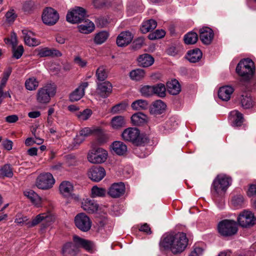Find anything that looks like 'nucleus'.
Returning <instances> with one entry per match:
<instances>
[{"instance_id": "obj_1", "label": "nucleus", "mask_w": 256, "mask_h": 256, "mask_svg": "<svg viewBox=\"0 0 256 256\" xmlns=\"http://www.w3.org/2000/svg\"><path fill=\"white\" fill-rule=\"evenodd\" d=\"M188 242L186 234L184 232L166 234L161 238L160 246L165 250H168L174 254H177L181 253L185 250Z\"/></svg>"}, {"instance_id": "obj_2", "label": "nucleus", "mask_w": 256, "mask_h": 256, "mask_svg": "<svg viewBox=\"0 0 256 256\" xmlns=\"http://www.w3.org/2000/svg\"><path fill=\"white\" fill-rule=\"evenodd\" d=\"M28 220L27 216L18 214L16 216L14 222L22 226L25 224L28 228L34 227L38 224H41L40 230H43L51 224L53 218L48 214L42 213L37 215L32 221Z\"/></svg>"}, {"instance_id": "obj_3", "label": "nucleus", "mask_w": 256, "mask_h": 256, "mask_svg": "<svg viewBox=\"0 0 256 256\" xmlns=\"http://www.w3.org/2000/svg\"><path fill=\"white\" fill-rule=\"evenodd\" d=\"M232 178L225 174H218L214 179L211 188L212 194L216 196H222L232 184Z\"/></svg>"}, {"instance_id": "obj_4", "label": "nucleus", "mask_w": 256, "mask_h": 256, "mask_svg": "<svg viewBox=\"0 0 256 256\" xmlns=\"http://www.w3.org/2000/svg\"><path fill=\"white\" fill-rule=\"evenodd\" d=\"M255 71L253 61L248 58L241 60L236 68V73L241 77L240 80L248 82L252 77Z\"/></svg>"}, {"instance_id": "obj_5", "label": "nucleus", "mask_w": 256, "mask_h": 256, "mask_svg": "<svg viewBox=\"0 0 256 256\" xmlns=\"http://www.w3.org/2000/svg\"><path fill=\"white\" fill-rule=\"evenodd\" d=\"M56 92V86L54 83L47 84L38 90L36 100L41 104H48L51 98L55 96Z\"/></svg>"}, {"instance_id": "obj_6", "label": "nucleus", "mask_w": 256, "mask_h": 256, "mask_svg": "<svg viewBox=\"0 0 256 256\" xmlns=\"http://www.w3.org/2000/svg\"><path fill=\"white\" fill-rule=\"evenodd\" d=\"M218 232L224 236H231L238 232L236 222L233 220H224L220 222L218 226Z\"/></svg>"}, {"instance_id": "obj_7", "label": "nucleus", "mask_w": 256, "mask_h": 256, "mask_svg": "<svg viewBox=\"0 0 256 256\" xmlns=\"http://www.w3.org/2000/svg\"><path fill=\"white\" fill-rule=\"evenodd\" d=\"M55 183L53 176L50 172L40 174L36 178L35 184L40 190H48L52 188Z\"/></svg>"}, {"instance_id": "obj_8", "label": "nucleus", "mask_w": 256, "mask_h": 256, "mask_svg": "<svg viewBox=\"0 0 256 256\" xmlns=\"http://www.w3.org/2000/svg\"><path fill=\"white\" fill-rule=\"evenodd\" d=\"M108 152L102 148H98L90 150L88 154V160L92 163L98 164L104 162L108 158Z\"/></svg>"}, {"instance_id": "obj_9", "label": "nucleus", "mask_w": 256, "mask_h": 256, "mask_svg": "<svg viewBox=\"0 0 256 256\" xmlns=\"http://www.w3.org/2000/svg\"><path fill=\"white\" fill-rule=\"evenodd\" d=\"M238 222L242 228H248L256 224V218L254 214L249 210H244L238 216Z\"/></svg>"}, {"instance_id": "obj_10", "label": "nucleus", "mask_w": 256, "mask_h": 256, "mask_svg": "<svg viewBox=\"0 0 256 256\" xmlns=\"http://www.w3.org/2000/svg\"><path fill=\"white\" fill-rule=\"evenodd\" d=\"M86 16V10L82 7L76 6L68 12L66 20L72 24L79 23L85 19Z\"/></svg>"}, {"instance_id": "obj_11", "label": "nucleus", "mask_w": 256, "mask_h": 256, "mask_svg": "<svg viewBox=\"0 0 256 256\" xmlns=\"http://www.w3.org/2000/svg\"><path fill=\"white\" fill-rule=\"evenodd\" d=\"M122 137L125 141L132 142L137 146L141 144L140 132L136 128H128L125 129L122 134Z\"/></svg>"}, {"instance_id": "obj_12", "label": "nucleus", "mask_w": 256, "mask_h": 256, "mask_svg": "<svg viewBox=\"0 0 256 256\" xmlns=\"http://www.w3.org/2000/svg\"><path fill=\"white\" fill-rule=\"evenodd\" d=\"M75 225L78 228L84 232H88L92 226V221L84 213L78 214L74 218Z\"/></svg>"}, {"instance_id": "obj_13", "label": "nucleus", "mask_w": 256, "mask_h": 256, "mask_svg": "<svg viewBox=\"0 0 256 256\" xmlns=\"http://www.w3.org/2000/svg\"><path fill=\"white\" fill-rule=\"evenodd\" d=\"M42 22L48 26L54 24L59 19V14L54 9L48 7L45 8L42 16Z\"/></svg>"}, {"instance_id": "obj_14", "label": "nucleus", "mask_w": 256, "mask_h": 256, "mask_svg": "<svg viewBox=\"0 0 256 256\" xmlns=\"http://www.w3.org/2000/svg\"><path fill=\"white\" fill-rule=\"evenodd\" d=\"M88 176L92 181L98 182L105 176L106 171L102 166H94L88 170Z\"/></svg>"}, {"instance_id": "obj_15", "label": "nucleus", "mask_w": 256, "mask_h": 256, "mask_svg": "<svg viewBox=\"0 0 256 256\" xmlns=\"http://www.w3.org/2000/svg\"><path fill=\"white\" fill-rule=\"evenodd\" d=\"M112 84L108 81L100 83L98 82L96 92L100 97L106 98L112 93Z\"/></svg>"}, {"instance_id": "obj_16", "label": "nucleus", "mask_w": 256, "mask_h": 256, "mask_svg": "<svg viewBox=\"0 0 256 256\" xmlns=\"http://www.w3.org/2000/svg\"><path fill=\"white\" fill-rule=\"evenodd\" d=\"M126 188L124 182L113 184L109 188L108 194L113 198H119L125 192Z\"/></svg>"}, {"instance_id": "obj_17", "label": "nucleus", "mask_w": 256, "mask_h": 256, "mask_svg": "<svg viewBox=\"0 0 256 256\" xmlns=\"http://www.w3.org/2000/svg\"><path fill=\"white\" fill-rule=\"evenodd\" d=\"M82 208L89 214H94L98 210L99 205L94 200L87 198L83 199L82 202Z\"/></svg>"}, {"instance_id": "obj_18", "label": "nucleus", "mask_w": 256, "mask_h": 256, "mask_svg": "<svg viewBox=\"0 0 256 256\" xmlns=\"http://www.w3.org/2000/svg\"><path fill=\"white\" fill-rule=\"evenodd\" d=\"M134 36L129 31L121 32L116 38V44L118 46L124 47L130 44Z\"/></svg>"}, {"instance_id": "obj_19", "label": "nucleus", "mask_w": 256, "mask_h": 256, "mask_svg": "<svg viewBox=\"0 0 256 256\" xmlns=\"http://www.w3.org/2000/svg\"><path fill=\"white\" fill-rule=\"evenodd\" d=\"M22 33L25 44L28 46H36L40 44V40L33 37L34 36L33 32L27 29H24L22 30Z\"/></svg>"}, {"instance_id": "obj_20", "label": "nucleus", "mask_w": 256, "mask_h": 256, "mask_svg": "<svg viewBox=\"0 0 256 256\" xmlns=\"http://www.w3.org/2000/svg\"><path fill=\"white\" fill-rule=\"evenodd\" d=\"M200 37L202 42L205 44H209L214 38L212 30L208 27H204L200 30Z\"/></svg>"}, {"instance_id": "obj_21", "label": "nucleus", "mask_w": 256, "mask_h": 256, "mask_svg": "<svg viewBox=\"0 0 256 256\" xmlns=\"http://www.w3.org/2000/svg\"><path fill=\"white\" fill-rule=\"evenodd\" d=\"M88 83H82L70 96V100L72 102L80 100L84 94L85 89L88 86Z\"/></svg>"}, {"instance_id": "obj_22", "label": "nucleus", "mask_w": 256, "mask_h": 256, "mask_svg": "<svg viewBox=\"0 0 256 256\" xmlns=\"http://www.w3.org/2000/svg\"><path fill=\"white\" fill-rule=\"evenodd\" d=\"M73 240L78 248H82L88 252L92 251L94 248V244L90 240L82 238L77 236H74Z\"/></svg>"}, {"instance_id": "obj_23", "label": "nucleus", "mask_w": 256, "mask_h": 256, "mask_svg": "<svg viewBox=\"0 0 256 256\" xmlns=\"http://www.w3.org/2000/svg\"><path fill=\"white\" fill-rule=\"evenodd\" d=\"M229 119L234 127L240 126L244 122L243 114L237 110H234L230 112Z\"/></svg>"}, {"instance_id": "obj_24", "label": "nucleus", "mask_w": 256, "mask_h": 256, "mask_svg": "<svg viewBox=\"0 0 256 256\" xmlns=\"http://www.w3.org/2000/svg\"><path fill=\"white\" fill-rule=\"evenodd\" d=\"M78 251L77 244L75 242H68L64 246L62 252L64 256H76Z\"/></svg>"}, {"instance_id": "obj_25", "label": "nucleus", "mask_w": 256, "mask_h": 256, "mask_svg": "<svg viewBox=\"0 0 256 256\" xmlns=\"http://www.w3.org/2000/svg\"><path fill=\"white\" fill-rule=\"evenodd\" d=\"M234 92V88L230 86H224L220 88L218 92V98L223 101L230 100L232 94Z\"/></svg>"}, {"instance_id": "obj_26", "label": "nucleus", "mask_w": 256, "mask_h": 256, "mask_svg": "<svg viewBox=\"0 0 256 256\" xmlns=\"http://www.w3.org/2000/svg\"><path fill=\"white\" fill-rule=\"evenodd\" d=\"M38 54L40 57H46L50 56H60L62 54L56 49H50L48 48H40L38 49Z\"/></svg>"}, {"instance_id": "obj_27", "label": "nucleus", "mask_w": 256, "mask_h": 256, "mask_svg": "<svg viewBox=\"0 0 256 256\" xmlns=\"http://www.w3.org/2000/svg\"><path fill=\"white\" fill-rule=\"evenodd\" d=\"M166 105L161 100L155 101L150 108V113L152 114H160L165 110Z\"/></svg>"}, {"instance_id": "obj_28", "label": "nucleus", "mask_w": 256, "mask_h": 256, "mask_svg": "<svg viewBox=\"0 0 256 256\" xmlns=\"http://www.w3.org/2000/svg\"><path fill=\"white\" fill-rule=\"evenodd\" d=\"M60 194L64 196H70L74 190L72 184L68 181L62 182L59 186Z\"/></svg>"}, {"instance_id": "obj_29", "label": "nucleus", "mask_w": 256, "mask_h": 256, "mask_svg": "<svg viewBox=\"0 0 256 256\" xmlns=\"http://www.w3.org/2000/svg\"><path fill=\"white\" fill-rule=\"evenodd\" d=\"M111 148L116 154L122 156L127 152L126 146L122 142L115 141L111 145Z\"/></svg>"}, {"instance_id": "obj_30", "label": "nucleus", "mask_w": 256, "mask_h": 256, "mask_svg": "<svg viewBox=\"0 0 256 256\" xmlns=\"http://www.w3.org/2000/svg\"><path fill=\"white\" fill-rule=\"evenodd\" d=\"M166 88L168 92L172 95H176L181 90L180 86L176 79L168 82L166 84Z\"/></svg>"}, {"instance_id": "obj_31", "label": "nucleus", "mask_w": 256, "mask_h": 256, "mask_svg": "<svg viewBox=\"0 0 256 256\" xmlns=\"http://www.w3.org/2000/svg\"><path fill=\"white\" fill-rule=\"evenodd\" d=\"M138 65L142 67H148L152 66L154 62L152 56L148 54L140 55L138 58Z\"/></svg>"}, {"instance_id": "obj_32", "label": "nucleus", "mask_w": 256, "mask_h": 256, "mask_svg": "<svg viewBox=\"0 0 256 256\" xmlns=\"http://www.w3.org/2000/svg\"><path fill=\"white\" fill-rule=\"evenodd\" d=\"M131 120L134 125L140 126L148 122V118L142 112H137L132 116Z\"/></svg>"}, {"instance_id": "obj_33", "label": "nucleus", "mask_w": 256, "mask_h": 256, "mask_svg": "<svg viewBox=\"0 0 256 256\" xmlns=\"http://www.w3.org/2000/svg\"><path fill=\"white\" fill-rule=\"evenodd\" d=\"M24 194L28 198L30 202L37 207L41 206L42 198L34 191L30 190L24 192Z\"/></svg>"}, {"instance_id": "obj_34", "label": "nucleus", "mask_w": 256, "mask_h": 256, "mask_svg": "<svg viewBox=\"0 0 256 256\" xmlns=\"http://www.w3.org/2000/svg\"><path fill=\"white\" fill-rule=\"evenodd\" d=\"M78 30L80 32L88 34L94 30L95 26L94 24L88 20L78 26Z\"/></svg>"}, {"instance_id": "obj_35", "label": "nucleus", "mask_w": 256, "mask_h": 256, "mask_svg": "<svg viewBox=\"0 0 256 256\" xmlns=\"http://www.w3.org/2000/svg\"><path fill=\"white\" fill-rule=\"evenodd\" d=\"M202 57V52L198 48L189 50L187 54L186 58L191 62H196Z\"/></svg>"}, {"instance_id": "obj_36", "label": "nucleus", "mask_w": 256, "mask_h": 256, "mask_svg": "<svg viewBox=\"0 0 256 256\" xmlns=\"http://www.w3.org/2000/svg\"><path fill=\"white\" fill-rule=\"evenodd\" d=\"M240 102L242 107L244 109L252 108L254 106V101L250 96L247 94H242L240 98Z\"/></svg>"}, {"instance_id": "obj_37", "label": "nucleus", "mask_w": 256, "mask_h": 256, "mask_svg": "<svg viewBox=\"0 0 256 256\" xmlns=\"http://www.w3.org/2000/svg\"><path fill=\"white\" fill-rule=\"evenodd\" d=\"M157 25L156 22L154 20H150L144 22L140 28V30L143 34L154 30Z\"/></svg>"}, {"instance_id": "obj_38", "label": "nucleus", "mask_w": 256, "mask_h": 256, "mask_svg": "<svg viewBox=\"0 0 256 256\" xmlns=\"http://www.w3.org/2000/svg\"><path fill=\"white\" fill-rule=\"evenodd\" d=\"M125 124V120L122 116H114L111 120V126L112 128L115 130L120 128L124 126Z\"/></svg>"}, {"instance_id": "obj_39", "label": "nucleus", "mask_w": 256, "mask_h": 256, "mask_svg": "<svg viewBox=\"0 0 256 256\" xmlns=\"http://www.w3.org/2000/svg\"><path fill=\"white\" fill-rule=\"evenodd\" d=\"M106 194V190L104 188L94 186L91 189L90 196L92 198L104 197Z\"/></svg>"}, {"instance_id": "obj_40", "label": "nucleus", "mask_w": 256, "mask_h": 256, "mask_svg": "<svg viewBox=\"0 0 256 256\" xmlns=\"http://www.w3.org/2000/svg\"><path fill=\"white\" fill-rule=\"evenodd\" d=\"M38 81L34 77H31L28 78L25 82V86L28 90H34L38 87Z\"/></svg>"}, {"instance_id": "obj_41", "label": "nucleus", "mask_w": 256, "mask_h": 256, "mask_svg": "<svg viewBox=\"0 0 256 256\" xmlns=\"http://www.w3.org/2000/svg\"><path fill=\"white\" fill-rule=\"evenodd\" d=\"M109 34L106 31H102L96 34L94 38V42L97 44H101L108 38Z\"/></svg>"}, {"instance_id": "obj_42", "label": "nucleus", "mask_w": 256, "mask_h": 256, "mask_svg": "<svg viewBox=\"0 0 256 256\" xmlns=\"http://www.w3.org/2000/svg\"><path fill=\"white\" fill-rule=\"evenodd\" d=\"M198 36L196 33L190 32L186 34L184 36V42L187 44H193L196 42Z\"/></svg>"}, {"instance_id": "obj_43", "label": "nucleus", "mask_w": 256, "mask_h": 256, "mask_svg": "<svg viewBox=\"0 0 256 256\" xmlns=\"http://www.w3.org/2000/svg\"><path fill=\"white\" fill-rule=\"evenodd\" d=\"M130 76L132 80H140L144 77L145 72L142 69H136L130 73Z\"/></svg>"}, {"instance_id": "obj_44", "label": "nucleus", "mask_w": 256, "mask_h": 256, "mask_svg": "<svg viewBox=\"0 0 256 256\" xmlns=\"http://www.w3.org/2000/svg\"><path fill=\"white\" fill-rule=\"evenodd\" d=\"M132 107L135 110H145L148 107V103L145 100H138L132 103Z\"/></svg>"}, {"instance_id": "obj_45", "label": "nucleus", "mask_w": 256, "mask_h": 256, "mask_svg": "<svg viewBox=\"0 0 256 256\" xmlns=\"http://www.w3.org/2000/svg\"><path fill=\"white\" fill-rule=\"evenodd\" d=\"M92 114V110L86 108L82 112H77L75 115L80 120H88Z\"/></svg>"}, {"instance_id": "obj_46", "label": "nucleus", "mask_w": 256, "mask_h": 256, "mask_svg": "<svg viewBox=\"0 0 256 256\" xmlns=\"http://www.w3.org/2000/svg\"><path fill=\"white\" fill-rule=\"evenodd\" d=\"M154 86V94H156L160 97H164L166 96V88L162 84H158Z\"/></svg>"}, {"instance_id": "obj_47", "label": "nucleus", "mask_w": 256, "mask_h": 256, "mask_svg": "<svg viewBox=\"0 0 256 256\" xmlns=\"http://www.w3.org/2000/svg\"><path fill=\"white\" fill-rule=\"evenodd\" d=\"M96 76L98 81H104L108 76L106 70L104 66L98 68L96 71Z\"/></svg>"}, {"instance_id": "obj_48", "label": "nucleus", "mask_w": 256, "mask_h": 256, "mask_svg": "<svg viewBox=\"0 0 256 256\" xmlns=\"http://www.w3.org/2000/svg\"><path fill=\"white\" fill-rule=\"evenodd\" d=\"M128 104L126 102H121L112 106L111 112L113 114H120L126 110Z\"/></svg>"}, {"instance_id": "obj_49", "label": "nucleus", "mask_w": 256, "mask_h": 256, "mask_svg": "<svg viewBox=\"0 0 256 256\" xmlns=\"http://www.w3.org/2000/svg\"><path fill=\"white\" fill-rule=\"evenodd\" d=\"M0 175L11 178L13 176L12 168L10 164H5L0 169Z\"/></svg>"}, {"instance_id": "obj_50", "label": "nucleus", "mask_w": 256, "mask_h": 256, "mask_svg": "<svg viewBox=\"0 0 256 256\" xmlns=\"http://www.w3.org/2000/svg\"><path fill=\"white\" fill-rule=\"evenodd\" d=\"M166 34V32L162 30H157L154 32L149 34L148 38L150 40H154L163 38Z\"/></svg>"}, {"instance_id": "obj_51", "label": "nucleus", "mask_w": 256, "mask_h": 256, "mask_svg": "<svg viewBox=\"0 0 256 256\" xmlns=\"http://www.w3.org/2000/svg\"><path fill=\"white\" fill-rule=\"evenodd\" d=\"M12 47V52L13 56L16 59L20 58L24 52V47L22 45H20L18 46H13Z\"/></svg>"}, {"instance_id": "obj_52", "label": "nucleus", "mask_w": 256, "mask_h": 256, "mask_svg": "<svg viewBox=\"0 0 256 256\" xmlns=\"http://www.w3.org/2000/svg\"><path fill=\"white\" fill-rule=\"evenodd\" d=\"M142 94L144 96H148L154 94V86H144L140 89Z\"/></svg>"}, {"instance_id": "obj_53", "label": "nucleus", "mask_w": 256, "mask_h": 256, "mask_svg": "<svg viewBox=\"0 0 256 256\" xmlns=\"http://www.w3.org/2000/svg\"><path fill=\"white\" fill-rule=\"evenodd\" d=\"M5 16L6 21L9 23H12L14 21L17 15L16 14L15 10L12 8H10L6 12Z\"/></svg>"}, {"instance_id": "obj_54", "label": "nucleus", "mask_w": 256, "mask_h": 256, "mask_svg": "<svg viewBox=\"0 0 256 256\" xmlns=\"http://www.w3.org/2000/svg\"><path fill=\"white\" fill-rule=\"evenodd\" d=\"M244 199L242 196H236L233 198L232 200V204L238 208L240 207L244 204Z\"/></svg>"}, {"instance_id": "obj_55", "label": "nucleus", "mask_w": 256, "mask_h": 256, "mask_svg": "<svg viewBox=\"0 0 256 256\" xmlns=\"http://www.w3.org/2000/svg\"><path fill=\"white\" fill-rule=\"evenodd\" d=\"M35 8V3L34 1L28 0L24 2L23 6V9L25 12H30Z\"/></svg>"}, {"instance_id": "obj_56", "label": "nucleus", "mask_w": 256, "mask_h": 256, "mask_svg": "<svg viewBox=\"0 0 256 256\" xmlns=\"http://www.w3.org/2000/svg\"><path fill=\"white\" fill-rule=\"evenodd\" d=\"M4 42L6 44L10 42L12 46H16L18 44V40L16 34L15 32H12L10 36V38H4Z\"/></svg>"}, {"instance_id": "obj_57", "label": "nucleus", "mask_w": 256, "mask_h": 256, "mask_svg": "<svg viewBox=\"0 0 256 256\" xmlns=\"http://www.w3.org/2000/svg\"><path fill=\"white\" fill-rule=\"evenodd\" d=\"M144 44V38L140 37L134 41V42L132 43V46H133V48L134 49H139L143 46Z\"/></svg>"}, {"instance_id": "obj_58", "label": "nucleus", "mask_w": 256, "mask_h": 256, "mask_svg": "<svg viewBox=\"0 0 256 256\" xmlns=\"http://www.w3.org/2000/svg\"><path fill=\"white\" fill-rule=\"evenodd\" d=\"M74 62L79 66L84 68L86 66L87 62L82 58L80 56H77L74 59Z\"/></svg>"}, {"instance_id": "obj_59", "label": "nucleus", "mask_w": 256, "mask_h": 256, "mask_svg": "<svg viewBox=\"0 0 256 256\" xmlns=\"http://www.w3.org/2000/svg\"><path fill=\"white\" fill-rule=\"evenodd\" d=\"M203 252V249L198 246H195L193 250L188 256H201Z\"/></svg>"}, {"instance_id": "obj_60", "label": "nucleus", "mask_w": 256, "mask_h": 256, "mask_svg": "<svg viewBox=\"0 0 256 256\" xmlns=\"http://www.w3.org/2000/svg\"><path fill=\"white\" fill-rule=\"evenodd\" d=\"M247 194L248 196L251 197L256 196V184H250L247 191Z\"/></svg>"}, {"instance_id": "obj_61", "label": "nucleus", "mask_w": 256, "mask_h": 256, "mask_svg": "<svg viewBox=\"0 0 256 256\" xmlns=\"http://www.w3.org/2000/svg\"><path fill=\"white\" fill-rule=\"evenodd\" d=\"M11 70H8L4 73V76L1 80L0 86L4 88L6 86V82L10 74Z\"/></svg>"}, {"instance_id": "obj_62", "label": "nucleus", "mask_w": 256, "mask_h": 256, "mask_svg": "<svg viewBox=\"0 0 256 256\" xmlns=\"http://www.w3.org/2000/svg\"><path fill=\"white\" fill-rule=\"evenodd\" d=\"M92 132L93 131L90 128L86 127L82 129L80 132V134H81V136L86 138V137L90 136L92 133Z\"/></svg>"}, {"instance_id": "obj_63", "label": "nucleus", "mask_w": 256, "mask_h": 256, "mask_svg": "<svg viewBox=\"0 0 256 256\" xmlns=\"http://www.w3.org/2000/svg\"><path fill=\"white\" fill-rule=\"evenodd\" d=\"M106 2V0H94L93 4L95 8H100L104 6Z\"/></svg>"}, {"instance_id": "obj_64", "label": "nucleus", "mask_w": 256, "mask_h": 256, "mask_svg": "<svg viewBox=\"0 0 256 256\" xmlns=\"http://www.w3.org/2000/svg\"><path fill=\"white\" fill-rule=\"evenodd\" d=\"M2 145L5 149L10 150L12 148V142L10 140H6L3 141Z\"/></svg>"}]
</instances>
